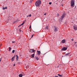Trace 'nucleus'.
<instances>
[{"label":"nucleus","mask_w":77,"mask_h":77,"mask_svg":"<svg viewBox=\"0 0 77 77\" xmlns=\"http://www.w3.org/2000/svg\"><path fill=\"white\" fill-rule=\"evenodd\" d=\"M35 59H36V60H39V58H38V57H36Z\"/></svg>","instance_id":"2eb2a0df"},{"label":"nucleus","mask_w":77,"mask_h":77,"mask_svg":"<svg viewBox=\"0 0 77 77\" xmlns=\"http://www.w3.org/2000/svg\"><path fill=\"white\" fill-rule=\"evenodd\" d=\"M62 6H63V5H62Z\"/></svg>","instance_id":"58836bf2"},{"label":"nucleus","mask_w":77,"mask_h":77,"mask_svg":"<svg viewBox=\"0 0 77 77\" xmlns=\"http://www.w3.org/2000/svg\"><path fill=\"white\" fill-rule=\"evenodd\" d=\"M15 66V64H14V66Z\"/></svg>","instance_id":"72a5a7b5"},{"label":"nucleus","mask_w":77,"mask_h":77,"mask_svg":"<svg viewBox=\"0 0 77 77\" xmlns=\"http://www.w3.org/2000/svg\"><path fill=\"white\" fill-rule=\"evenodd\" d=\"M16 60H18V56H17V55H16Z\"/></svg>","instance_id":"f8f14e48"},{"label":"nucleus","mask_w":77,"mask_h":77,"mask_svg":"<svg viewBox=\"0 0 77 77\" xmlns=\"http://www.w3.org/2000/svg\"><path fill=\"white\" fill-rule=\"evenodd\" d=\"M74 30H77V27L76 26H74Z\"/></svg>","instance_id":"ddd939ff"},{"label":"nucleus","mask_w":77,"mask_h":77,"mask_svg":"<svg viewBox=\"0 0 77 77\" xmlns=\"http://www.w3.org/2000/svg\"><path fill=\"white\" fill-rule=\"evenodd\" d=\"M23 75L22 74H20L19 75V77H23Z\"/></svg>","instance_id":"9b49d317"},{"label":"nucleus","mask_w":77,"mask_h":77,"mask_svg":"<svg viewBox=\"0 0 77 77\" xmlns=\"http://www.w3.org/2000/svg\"><path fill=\"white\" fill-rule=\"evenodd\" d=\"M55 77H58V76H55Z\"/></svg>","instance_id":"7c9ffc66"},{"label":"nucleus","mask_w":77,"mask_h":77,"mask_svg":"<svg viewBox=\"0 0 77 77\" xmlns=\"http://www.w3.org/2000/svg\"><path fill=\"white\" fill-rule=\"evenodd\" d=\"M12 52L13 53H15V50H13Z\"/></svg>","instance_id":"6ab92c4d"},{"label":"nucleus","mask_w":77,"mask_h":77,"mask_svg":"<svg viewBox=\"0 0 77 77\" xmlns=\"http://www.w3.org/2000/svg\"><path fill=\"white\" fill-rule=\"evenodd\" d=\"M32 35V37H31V38H33V35Z\"/></svg>","instance_id":"5701e85b"},{"label":"nucleus","mask_w":77,"mask_h":77,"mask_svg":"<svg viewBox=\"0 0 77 77\" xmlns=\"http://www.w3.org/2000/svg\"><path fill=\"white\" fill-rule=\"evenodd\" d=\"M24 23H25V21H24L23 23L19 26V27L20 26H23V24H24Z\"/></svg>","instance_id":"6e6552de"},{"label":"nucleus","mask_w":77,"mask_h":77,"mask_svg":"<svg viewBox=\"0 0 77 77\" xmlns=\"http://www.w3.org/2000/svg\"><path fill=\"white\" fill-rule=\"evenodd\" d=\"M65 17V14H63L62 16H61V18H60L59 20L60 21L61 20V21H62V20H63V18H64V17Z\"/></svg>","instance_id":"7ed1b4c3"},{"label":"nucleus","mask_w":77,"mask_h":77,"mask_svg":"<svg viewBox=\"0 0 77 77\" xmlns=\"http://www.w3.org/2000/svg\"><path fill=\"white\" fill-rule=\"evenodd\" d=\"M46 29H48V26H47L46 28Z\"/></svg>","instance_id":"aec40b11"},{"label":"nucleus","mask_w":77,"mask_h":77,"mask_svg":"<svg viewBox=\"0 0 77 77\" xmlns=\"http://www.w3.org/2000/svg\"><path fill=\"white\" fill-rule=\"evenodd\" d=\"M65 39H63L62 41V43L63 44H64V43H65Z\"/></svg>","instance_id":"423d86ee"},{"label":"nucleus","mask_w":77,"mask_h":77,"mask_svg":"<svg viewBox=\"0 0 77 77\" xmlns=\"http://www.w3.org/2000/svg\"><path fill=\"white\" fill-rule=\"evenodd\" d=\"M58 76H60V77H62V75H60V74H58Z\"/></svg>","instance_id":"dca6fc26"},{"label":"nucleus","mask_w":77,"mask_h":77,"mask_svg":"<svg viewBox=\"0 0 77 77\" xmlns=\"http://www.w3.org/2000/svg\"><path fill=\"white\" fill-rule=\"evenodd\" d=\"M29 17V15H28L27 16V17Z\"/></svg>","instance_id":"473e14b6"},{"label":"nucleus","mask_w":77,"mask_h":77,"mask_svg":"<svg viewBox=\"0 0 77 77\" xmlns=\"http://www.w3.org/2000/svg\"><path fill=\"white\" fill-rule=\"evenodd\" d=\"M41 3V0H38L35 2V6H39Z\"/></svg>","instance_id":"f257e3e1"},{"label":"nucleus","mask_w":77,"mask_h":77,"mask_svg":"<svg viewBox=\"0 0 77 77\" xmlns=\"http://www.w3.org/2000/svg\"><path fill=\"white\" fill-rule=\"evenodd\" d=\"M76 45V47H77V44Z\"/></svg>","instance_id":"f704fd0d"},{"label":"nucleus","mask_w":77,"mask_h":77,"mask_svg":"<svg viewBox=\"0 0 77 77\" xmlns=\"http://www.w3.org/2000/svg\"><path fill=\"white\" fill-rule=\"evenodd\" d=\"M57 16H59V14H57Z\"/></svg>","instance_id":"393cba45"},{"label":"nucleus","mask_w":77,"mask_h":77,"mask_svg":"<svg viewBox=\"0 0 77 77\" xmlns=\"http://www.w3.org/2000/svg\"><path fill=\"white\" fill-rule=\"evenodd\" d=\"M72 41H74V39H72Z\"/></svg>","instance_id":"c85d7f7f"},{"label":"nucleus","mask_w":77,"mask_h":77,"mask_svg":"<svg viewBox=\"0 0 77 77\" xmlns=\"http://www.w3.org/2000/svg\"><path fill=\"white\" fill-rule=\"evenodd\" d=\"M54 31H55V32H56V31H57V28L56 27L54 26Z\"/></svg>","instance_id":"20e7f679"},{"label":"nucleus","mask_w":77,"mask_h":77,"mask_svg":"<svg viewBox=\"0 0 77 77\" xmlns=\"http://www.w3.org/2000/svg\"><path fill=\"white\" fill-rule=\"evenodd\" d=\"M29 16V17H31V16H32V15L31 14H30Z\"/></svg>","instance_id":"cd10ccee"},{"label":"nucleus","mask_w":77,"mask_h":77,"mask_svg":"<svg viewBox=\"0 0 77 77\" xmlns=\"http://www.w3.org/2000/svg\"><path fill=\"white\" fill-rule=\"evenodd\" d=\"M5 9H7V7H6L5 8Z\"/></svg>","instance_id":"bb28decb"},{"label":"nucleus","mask_w":77,"mask_h":77,"mask_svg":"<svg viewBox=\"0 0 77 77\" xmlns=\"http://www.w3.org/2000/svg\"><path fill=\"white\" fill-rule=\"evenodd\" d=\"M38 52V55H40V54H41V52L40 51H37Z\"/></svg>","instance_id":"9d476101"},{"label":"nucleus","mask_w":77,"mask_h":77,"mask_svg":"<svg viewBox=\"0 0 77 77\" xmlns=\"http://www.w3.org/2000/svg\"><path fill=\"white\" fill-rule=\"evenodd\" d=\"M34 56H35V54H33L32 55V57H34Z\"/></svg>","instance_id":"f3484780"},{"label":"nucleus","mask_w":77,"mask_h":77,"mask_svg":"<svg viewBox=\"0 0 77 77\" xmlns=\"http://www.w3.org/2000/svg\"><path fill=\"white\" fill-rule=\"evenodd\" d=\"M62 50L63 51H65V50H67V48L64 47L62 49Z\"/></svg>","instance_id":"39448f33"},{"label":"nucleus","mask_w":77,"mask_h":77,"mask_svg":"<svg viewBox=\"0 0 77 77\" xmlns=\"http://www.w3.org/2000/svg\"><path fill=\"white\" fill-rule=\"evenodd\" d=\"M31 28V25L30 26H29V29Z\"/></svg>","instance_id":"c756f323"},{"label":"nucleus","mask_w":77,"mask_h":77,"mask_svg":"<svg viewBox=\"0 0 77 77\" xmlns=\"http://www.w3.org/2000/svg\"><path fill=\"white\" fill-rule=\"evenodd\" d=\"M11 49H12V48L10 47H9V51H11Z\"/></svg>","instance_id":"a211bd4d"},{"label":"nucleus","mask_w":77,"mask_h":77,"mask_svg":"<svg viewBox=\"0 0 77 77\" xmlns=\"http://www.w3.org/2000/svg\"><path fill=\"white\" fill-rule=\"evenodd\" d=\"M33 0H30V3H32V1H33Z\"/></svg>","instance_id":"412c9836"},{"label":"nucleus","mask_w":77,"mask_h":77,"mask_svg":"<svg viewBox=\"0 0 77 77\" xmlns=\"http://www.w3.org/2000/svg\"><path fill=\"white\" fill-rule=\"evenodd\" d=\"M69 54H70V53H68L66 54L65 55L66 56H68L69 55Z\"/></svg>","instance_id":"4468645a"},{"label":"nucleus","mask_w":77,"mask_h":77,"mask_svg":"<svg viewBox=\"0 0 77 77\" xmlns=\"http://www.w3.org/2000/svg\"><path fill=\"white\" fill-rule=\"evenodd\" d=\"M35 51L34 50H33V49H31L30 50V51H30V52H32L33 53V52H34V51Z\"/></svg>","instance_id":"1a4fd4ad"},{"label":"nucleus","mask_w":77,"mask_h":77,"mask_svg":"<svg viewBox=\"0 0 77 77\" xmlns=\"http://www.w3.org/2000/svg\"><path fill=\"white\" fill-rule=\"evenodd\" d=\"M2 46V45H0V47H1Z\"/></svg>","instance_id":"c9c22d12"},{"label":"nucleus","mask_w":77,"mask_h":77,"mask_svg":"<svg viewBox=\"0 0 77 77\" xmlns=\"http://www.w3.org/2000/svg\"><path fill=\"white\" fill-rule=\"evenodd\" d=\"M14 59H15V56H14V57H12V58L11 59V61H12V62H13V61L14 60Z\"/></svg>","instance_id":"0eeeda50"},{"label":"nucleus","mask_w":77,"mask_h":77,"mask_svg":"<svg viewBox=\"0 0 77 77\" xmlns=\"http://www.w3.org/2000/svg\"><path fill=\"white\" fill-rule=\"evenodd\" d=\"M2 9H3V10H5V8H3Z\"/></svg>","instance_id":"4be33fe9"},{"label":"nucleus","mask_w":77,"mask_h":77,"mask_svg":"<svg viewBox=\"0 0 77 77\" xmlns=\"http://www.w3.org/2000/svg\"><path fill=\"white\" fill-rule=\"evenodd\" d=\"M14 42H15V41H14V42H12V43H14Z\"/></svg>","instance_id":"b1692460"},{"label":"nucleus","mask_w":77,"mask_h":77,"mask_svg":"<svg viewBox=\"0 0 77 77\" xmlns=\"http://www.w3.org/2000/svg\"><path fill=\"white\" fill-rule=\"evenodd\" d=\"M49 5H51V2H49Z\"/></svg>","instance_id":"a878e982"},{"label":"nucleus","mask_w":77,"mask_h":77,"mask_svg":"<svg viewBox=\"0 0 77 77\" xmlns=\"http://www.w3.org/2000/svg\"><path fill=\"white\" fill-rule=\"evenodd\" d=\"M75 5V0H72L71 1V6L73 7Z\"/></svg>","instance_id":"f03ea898"},{"label":"nucleus","mask_w":77,"mask_h":77,"mask_svg":"<svg viewBox=\"0 0 77 77\" xmlns=\"http://www.w3.org/2000/svg\"><path fill=\"white\" fill-rule=\"evenodd\" d=\"M8 20L9 21V19H8Z\"/></svg>","instance_id":"4c0bfd02"},{"label":"nucleus","mask_w":77,"mask_h":77,"mask_svg":"<svg viewBox=\"0 0 77 77\" xmlns=\"http://www.w3.org/2000/svg\"><path fill=\"white\" fill-rule=\"evenodd\" d=\"M45 15H46V13L44 14Z\"/></svg>","instance_id":"2f4dec72"},{"label":"nucleus","mask_w":77,"mask_h":77,"mask_svg":"<svg viewBox=\"0 0 77 77\" xmlns=\"http://www.w3.org/2000/svg\"><path fill=\"white\" fill-rule=\"evenodd\" d=\"M20 31H21V30H20Z\"/></svg>","instance_id":"e433bc0d"}]
</instances>
